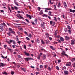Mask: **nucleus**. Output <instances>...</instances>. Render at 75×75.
<instances>
[{"mask_svg":"<svg viewBox=\"0 0 75 75\" xmlns=\"http://www.w3.org/2000/svg\"><path fill=\"white\" fill-rule=\"evenodd\" d=\"M25 59V61H30V60H34V59L31 58H26Z\"/></svg>","mask_w":75,"mask_h":75,"instance_id":"nucleus-1","label":"nucleus"},{"mask_svg":"<svg viewBox=\"0 0 75 75\" xmlns=\"http://www.w3.org/2000/svg\"><path fill=\"white\" fill-rule=\"evenodd\" d=\"M34 21L35 23L33 21L32 22V23L33 25H35V24H36L37 23V19H35L34 20Z\"/></svg>","mask_w":75,"mask_h":75,"instance_id":"nucleus-2","label":"nucleus"},{"mask_svg":"<svg viewBox=\"0 0 75 75\" xmlns=\"http://www.w3.org/2000/svg\"><path fill=\"white\" fill-rule=\"evenodd\" d=\"M44 24H45V23L43 22V24L41 23V26L42 27V28H43V29H45V25H44Z\"/></svg>","mask_w":75,"mask_h":75,"instance_id":"nucleus-3","label":"nucleus"},{"mask_svg":"<svg viewBox=\"0 0 75 75\" xmlns=\"http://www.w3.org/2000/svg\"><path fill=\"white\" fill-rule=\"evenodd\" d=\"M75 40H72L71 41V45H75Z\"/></svg>","mask_w":75,"mask_h":75,"instance_id":"nucleus-4","label":"nucleus"},{"mask_svg":"<svg viewBox=\"0 0 75 75\" xmlns=\"http://www.w3.org/2000/svg\"><path fill=\"white\" fill-rule=\"evenodd\" d=\"M16 16L19 19H21V18L23 19V18L21 16H20V14H17L16 15Z\"/></svg>","mask_w":75,"mask_h":75,"instance_id":"nucleus-5","label":"nucleus"},{"mask_svg":"<svg viewBox=\"0 0 75 75\" xmlns=\"http://www.w3.org/2000/svg\"><path fill=\"white\" fill-rule=\"evenodd\" d=\"M65 40L67 41H68L69 40V37L67 36H65Z\"/></svg>","mask_w":75,"mask_h":75,"instance_id":"nucleus-6","label":"nucleus"},{"mask_svg":"<svg viewBox=\"0 0 75 75\" xmlns=\"http://www.w3.org/2000/svg\"><path fill=\"white\" fill-rule=\"evenodd\" d=\"M64 73L65 74V75H67L68 74H69V72L68 71H64Z\"/></svg>","mask_w":75,"mask_h":75,"instance_id":"nucleus-7","label":"nucleus"},{"mask_svg":"<svg viewBox=\"0 0 75 75\" xmlns=\"http://www.w3.org/2000/svg\"><path fill=\"white\" fill-rule=\"evenodd\" d=\"M64 5L65 8H67V4H66L65 2H64Z\"/></svg>","mask_w":75,"mask_h":75,"instance_id":"nucleus-8","label":"nucleus"},{"mask_svg":"<svg viewBox=\"0 0 75 75\" xmlns=\"http://www.w3.org/2000/svg\"><path fill=\"white\" fill-rule=\"evenodd\" d=\"M70 12L71 13H74L75 12V10H72L71 9H70Z\"/></svg>","mask_w":75,"mask_h":75,"instance_id":"nucleus-9","label":"nucleus"},{"mask_svg":"<svg viewBox=\"0 0 75 75\" xmlns=\"http://www.w3.org/2000/svg\"><path fill=\"white\" fill-rule=\"evenodd\" d=\"M26 16L27 17H29L30 19V20L31 19V16L28 14H26Z\"/></svg>","mask_w":75,"mask_h":75,"instance_id":"nucleus-10","label":"nucleus"},{"mask_svg":"<svg viewBox=\"0 0 75 75\" xmlns=\"http://www.w3.org/2000/svg\"><path fill=\"white\" fill-rule=\"evenodd\" d=\"M10 42H13V44H14L15 45V44H16V42L15 41V40H11L10 41Z\"/></svg>","mask_w":75,"mask_h":75,"instance_id":"nucleus-11","label":"nucleus"},{"mask_svg":"<svg viewBox=\"0 0 75 75\" xmlns=\"http://www.w3.org/2000/svg\"><path fill=\"white\" fill-rule=\"evenodd\" d=\"M50 48H51V49H52V50H55V49L54 48V47L53 46H50Z\"/></svg>","mask_w":75,"mask_h":75,"instance_id":"nucleus-12","label":"nucleus"},{"mask_svg":"<svg viewBox=\"0 0 75 75\" xmlns=\"http://www.w3.org/2000/svg\"><path fill=\"white\" fill-rule=\"evenodd\" d=\"M69 63L66 64V65H67V67H69V66H71V62H69Z\"/></svg>","mask_w":75,"mask_h":75,"instance_id":"nucleus-13","label":"nucleus"},{"mask_svg":"<svg viewBox=\"0 0 75 75\" xmlns=\"http://www.w3.org/2000/svg\"><path fill=\"white\" fill-rule=\"evenodd\" d=\"M45 10H51L52 9L51 8H44Z\"/></svg>","mask_w":75,"mask_h":75,"instance_id":"nucleus-14","label":"nucleus"},{"mask_svg":"<svg viewBox=\"0 0 75 75\" xmlns=\"http://www.w3.org/2000/svg\"><path fill=\"white\" fill-rule=\"evenodd\" d=\"M14 3L15 4L16 6H19V5L18 4V3L15 0L14 1Z\"/></svg>","mask_w":75,"mask_h":75,"instance_id":"nucleus-15","label":"nucleus"},{"mask_svg":"<svg viewBox=\"0 0 75 75\" xmlns=\"http://www.w3.org/2000/svg\"><path fill=\"white\" fill-rule=\"evenodd\" d=\"M21 70H22V71H24V72H26V70L25 69L23 68L22 67H21Z\"/></svg>","mask_w":75,"mask_h":75,"instance_id":"nucleus-16","label":"nucleus"},{"mask_svg":"<svg viewBox=\"0 0 75 75\" xmlns=\"http://www.w3.org/2000/svg\"><path fill=\"white\" fill-rule=\"evenodd\" d=\"M60 40L62 41H64V39L62 37H60Z\"/></svg>","mask_w":75,"mask_h":75,"instance_id":"nucleus-17","label":"nucleus"},{"mask_svg":"<svg viewBox=\"0 0 75 75\" xmlns=\"http://www.w3.org/2000/svg\"><path fill=\"white\" fill-rule=\"evenodd\" d=\"M25 55H26V56H30V54L29 53H28L26 52H25Z\"/></svg>","mask_w":75,"mask_h":75,"instance_id":"nucleus-18","label":"nucleus"},{"mask_svg":"<svg viewBox=\"0 0 75 75\" xmlns=\"http://www.w3.org/2000/svg\"><path fill=\"white\" fill-rule=\"evenodd\" d=\"M4 64L2 63H0V66L1 67H4Z\"/></svg>","mask_w":75,"mask_h":75,"instance_id":"nucleus-19","label":"nucleus"},{"mask_svg":"<svg viewBox=\"0 0 75 75\" xmlns=\"http://www.w3.org/2000/svg\"><path fill=\"white\" fill-rule=\"evenodd\" d=\"M45 35L47 38H48V37H49V36H50L49 34H48V33H45Z\"/></svg>","mask_w":75,"mask_h":75,"instance_id":"nucleus-20","label":"nucleus"},{"mask_svg":"<svg viewBox=\"0 0 75 75\" xmlns=\"http://www.w3.org/2000/svg\"><path fill=\"white\" fill-rule=\"evenodd\" d=\"M2 74L4 75H7V73L5 71L2 72Z\"/></svg>","mask_w":75,"mask_h":75,"instance_id":"nucleus-21","label":"nucleus"},{"mask_svg":"<svg viewBox=\"0 0 75 75\" xmlns=\"http://www.w3.org/2000/svg\"><path fill=\"white\" fill-rule=\"evenodd\" d=\"M9 41H8L7 42L8 44H11V40H9Z\"/></svg>","mask_w":75,"mask_h":75,"instance_id":"nucleus-22","label":"nucleus"},{"mask_svg":"<svg viewBox=\"0 0 75 75\" xmlns=\"http://www.w3.org/2000/svg\"><path fill=\"white\" fill-rule=\"evenodd\" d=\"M46 56L45 55H44L43 56V59H45V58H46Z\"/></svg>","mask_w":75,"mask_h":75,"instance_id":"nucleus-23","label":"nucleus"},{"mask_svg":"<svg viewBox=\"0 0 75 75\" xmlns=\"http://www.w3.org/2000/svg\"><path fill=\"white\" fill-rule=\"evenodd\" d=\"M65 54V51H63L62 53V54L63 55H64Z\"/></svg>","mask_w":75,"mask_h":75,"instance_id":"nucleus-24","label":"nucleus"},{"mask_svg":"<svg viewBox=\"0 0 75 75\" xmlns=\"http://www.w3.org/2000/svg\"><path fill=\"white\" fill-rule=\"evenodd\" d=\"M66 67H62V70H64V69H66Z\"/></svg>","mask_w":75,"mask_h":75,"instance_id":"nucleus-25","label":"nucleus"},{"mask_svg":"<svg viewBox=\"0 0 75 75\" xmlns=\"http://www.w3.org/2000/svg\"><path fill=\"white\" fill-rule=\"evenodd\" d=\"M58 30L56 31L55 33H54V35H56L57 34V33H58Z\"/></svg>","mask_w":75,"mask_h":75,"instance_id":"nucleus-26","label":"nucleus"},{"mask_svg":"<svg viewBox=\"0 0 75 75\" xmlns=\"http://www.w3.org/2000/svg\"><path fill=\"white\" fill-rule=\"evenodd\" d=\"M41 42L42 44H45V43L44 42V41L42 40H41Z\"/></svg>","mask_w":75,"mask_h":75,"instance_id":"nucleus-27","label":"nucleus"},{"mask_svg":"<svg viewBox=\"0 0 75 75\" xmlns=\"http://www.w3.org/2000/svg\"><path fill=\"white\" fill-rule=\"evenodd\" d=\"M56 69L57 70H59V67L58 66H56Z\"/></svg>","mask_w":75,"mask_h":75,"instance_id":"nucleus-28","label":"nucleus"},{"mask_svg":"<svg viewBox=\"0 0 75 75\" xmlns=\"http://www.w3.org/2000/svg\"><path fill=\"white\" fill-rule=\"evenodd\" d=\"M48 14H49V16H52L51 12V11H50L49 12Z\"/></svg>","mask_w":75,"mask_h":75,"instance_id":"nucleus-29","label":"nucleus"},{"mask_svg":"<svg viewBox=\"0 0 75 75\" xmlns=\"http://www.w3.org/2000/svg\"><path fill=\"white\" fill-rule=\"evenodd\" d=\"M60 6H61V4H60V2H59L58 5L57 6V7L58 8H59V7H60Z\"/></svg>","mask_w":75,"mask_h":75,"instance_id":"nucleus-30","label":"nucleus"},{"mask_svg":"<svg viewBox=\"0 0 75 75\" xmlns=\"http://www.w3.org/2000/svg\"><path fill=\"white\" fill-rule=\"evenodd\" d=\"M40 14L42 15V14H43V12L42 11V10H41L40 12Z\"/></svg>","mask_w":75,"mask_h":75,"instance_id":"nucleus-31","label":"nucleus"},{"mask_svg":"<svg viewBox=\"0 0 75 75\" xmlns=\"http://www.w3.org/2000/svg\"><path fill=\"white\" fill-rule=\"evenodd\" d=\"M14 8L15 9V10H18V8L16 6H14Z\"/></svg>","mask_w":75,"mask_h":75,"instance_id":"nucleus-32","label":"nucleus"},{"mask_svg":"<svg viewBox=\"0 0 75 75\" xmlns=\"http://www.w3.org/2000/svg\"><path fill=\"white\" fill-rule=\"evenodd\" d=\"M54 22H53V21H51L50 22V25H52V24H53V23Z\"/></svg>","mask_w":75,"mask_h":75,"instance_id":"nucleus-33","label":"nucleus"},{"mask_svg":"<svg viewBox=\"0 0 75 75\" xmlns=\"http://www.w3.org/2000/svg\"><path fill=\"white\" fill-rule=\"evenodd\" d=\"M18 30H21V31H22L23 29L22 28H18Z\"/></svg>","mask_w":75,"mask_h":75,"instance_id":"nucleus-34","label":"nucleus"},{"mask_svg":"<svg viewBox=\"0 0 75 75\" xmlns=\"http://www.w3.org/2000/svg\"><path fill=\"white\" fill-rule=\"evenodd\" d=\"M43 16L45 17H48V16H47V15L45 14L43 15Z\"/></svg>","mask_w":75,"mask_h":75,"instance_id":"nucleus-35","label":"nucleus"},{"mask_svg":"<svg viewBox=\"0 0 75 75\" xmlns=\"http://www.w3.org/2000/svg\"><path fill=\"white\" fill-rule=\"evenodd\" d=\"M71 61L72 62H74V61H75V58L72 59H71Z\"/></svg>","mask_w":75,"mask_h":75,"instance_id":"nucleus-36","label":"nucleus"},{"mask_svg":"<svg viewBox=\"0 0 75 75\" xmlns=\"http://www.w3.org/2000/svg\"><path fill=\"white\" fill-rule=\"evenodd\" d=\"M36 70L38 71H40V69L38 68H36Z\"/></svg>","mask_w":75,"mask_h":75,"instance_id":"nucleus-37","label":"nucleus"},{"mask_svg":"<svg viewBox=\"0 0 75 75\" xmlns=\"http://www.w3.org/2000/svg\"><path fill=\"white\" fill-rule=\"evenodd\" d=\"M54 54H53L52 55H53V57H56V54H55V53L54 52L53 53Z\"/></svg>","mask_w":75,"mask_h":75,"instance_id":"nucleus-38","label":"nucleus"},{"mask_svg":"<svg viewBox=\"0 0 75 75\" xmlns=\"http://www.w3.org/2000/svg\"><path fill=\"white\" fill-rule=\"evenodd\" d=\"M44 67L45 68H47V67H48V65H44Z\"/></svg>","mask_w":75,"mask_h":75,"instance_id":"nucleus-39","label":"nucleus"},{"mask_svg":"<svg viewBox=\"0 0 75 75\" xmlns=\"http://www.w3.org/2000/svg\"><path fill=\"white\" fill-rule=\"evenodd\" d=\"M9 30L10 31H11V32L13 31V30H12V29H11V28H9Z\"/></svg>","mask_w":75,"mask_h":75,"instance_id":"nucleus-40","label":"nucleus"},{"mask_svg":"<svg viewBox=\"0 0 75 75\" xmlns=\"http://www.w3.org/2000/svg\"><path fill=\"white\" fill-rule=\"evenodd\" d=\"M18 57L19 58H21V56L20 55H18Z\"/></svg>","mask_w":75,"mask_h":75,"instance_id":"nucleus-41","label":"nucleus"},{"mask_svg":"<svg viewBox=\"0 0 75 75\" xmlns=\"http://www.w3.org/2000/svg\"><path fill=\"white\" fill-rule=\"evenodd\" d=\"M3 31V29L2 28H0V31L1 32Z\"/></svg>","mask_w":75,"mask_h":75,"instance_id":"nucleus-42","label":"nucleus"},{"mask_svg":"<svg viewBox=\"0 0 75 75\" xmlns=\"http://www.w3.org/2000/svg\"><path fill=\"white\" fill-rule=\"evenodd\" d=\"M28 37H29L30 38H31V37H32V36L30 34L28 35Z\"/></svg>","mask_w":75,"mask_h":75,"instance_id":"nucleus-43","label":"nucleus"},{"mask_svg":"<svg viewBox=\"0 0 75 75\" xmlns=\"http://www.w3.org/2000/svg\"><path fill=\"white\" fill-rule=\"evenodd\" d=\"M40 68H43V66L40 65Z\"/></svg>","mask_w":75,"mask_h":75,"instance_id":"nucleus-44","label":"nucleus"},{"mask_svg":"<svg viewBox=\"0 0 75 75\" xmlns=\"http://www.w3.org/2000/svg\"><path fill=\"white\" fill-rule=\"evenodd\" d=\"M48 69H49V71H51V69L50 67H48Z\"/></svg>","mask_w":75,"mask_h":75,"instance_id":"nucleus-45","label":"nucleus"},{"mask_svg":"<svg viewBox=\"0 0 75 75\" xmlns=\"http://www.w3.org/2000/svg\"><path fill=\"white\" fill-rule=\"evenodd\" d=\"M17 13H24V12H23V11L21 12L20 11H17Z\"/></svg>","mask_w":75,"mask_h":75,"instance_id":"nucleus-46","label":"nucleus"},{"mask_svg":"<svg viewBox=\"0 0 75 75\" xmlns=\"http://www.w3.org/2000/svg\"><path fill=\"white\" fill-rule=\"evenodd\" d=\"M8 8L9 10H10L11 13V9H10V7H8Z\"/></svg>","mask_w":75,"mask_h":75,"instance_id":"nucleus-47","label":"nucleus"},{"mask_svg":"<svg viewBox=\"0 0 75 75\" xmlns=\"http://www.w3.org/2000/svg\"><path fill=\"white\" fill-rule=\"evenodd\" d=\"M73 67H74V68H75V63H73Z\"/></svg>","mask_w":75,"mask_h":75,"instance_id":"nucleus-48","label":"nucleus"},{"mask_svg":"<svg viewBox=\"0 0 75 75\" xmlns=\"http://www.w3.org/2000/svg\"><path fill=\"white\" fill-rule=\"evenodd\" d=\"M11 33H12V34H15V32L13 31H12L11 32Z\"/></svg>","mask_w":75,"mask_h":75,"instance_id":"nucleus-49","label":"nucleus"},{"mask_svg":"<svg viewBox=\"0 0 75 75\" xmlns=\"http://www.w3.org/2000/svg\"><path fill=\"white\" fill-rule=\"evenodd\" d=\"M17 33L18 34H19V35H20L21 34V33L20 32H18Z\"/></svg>","mask_w":75,"mask_h":75,"instance_id":"nucleus-50","label":"nucleus"},{"mask_svg":"<svg viewBox=\"0 0 75 75\" xmlns=\"http://www.w3.org/2000/svg\"><path fill=\"white\" fill-rule=\"evenodd\" d=\"M42 55V53L40 52L39 56H41Z\"/></svg>","mask_w":75,"mask_h":75,"instance_id":"nucleus-51","label":"nucleus"},{"mask_svg":"<svg viewBox=\"0 0 75 75\" xmlns=\"http://www.w3.org/2000/svg\"><path fill=\"white\" fill-rule=\"evenodd\" d=\"M26 38L27 40L28 41H30V39L28 37H26Z\"/></svg>","mask_w":75,"mask_h":75,"instance_id":"nucleus-52","label":"nucleus"},{"mask_svg":"<svg viewBox=\"0 0 75 75\" xmlns=\"http://www.w3.org/2000/svg\"><path fill=\"white\" fill-rule=\"evenodd\" d=\"M14 71L11 72V74H12V75H14Z\"/></svg>","mask_w":75,"mask_h":75,"instance_id":"nucleus-53","label":"nucleus"},{"mask_svg":"<svg viewBox=\"0 0 75 75\" xmlns=\"http://www.w3.org/2000/svg\"><path fill=\"white\" fill-rule=\"evenodd\" d=\"M17 43H18V44H19V45H20V43H21V41H19L17 42Z\"/></svg>","mask_w":75,"mask_h":75,"instance_id":"nucleus-54","label":"nucleus"},{"mask_svg":"<svg viewBox=\"0 0 75 75\" xmlns=\"http://www.w3.org/2000/svg\"><path fill=\"white\" fill-rule=\"evenodd\" d=\"M53 24L52 26H54V25L55 24V22H53V24Z\"/></svg>","mask_w":75,"mask_h":75,"instance_id":"nucleus-55","label":"nucleus"},{"mask_svg":"<svg viewBox=\"0 0 75 75\" xmlns=\"http://www.w3.org/2000/svg\"><path fill=\"white\" fill-rule=\"evenodd\" d=\"M38 10H39V11H40V10H41V8L38 7Z\"/></svg>","mask_w":75,"mask_h":75,"instance_id":"nucleus-56","label":"nucleus"},{"mask_svg":"<svg viewBox=\"0 0 75 75\" xmlns=\"http://www.w3.org/2000/svg\"><path fill=\"white\" fill-rule=\"evenodd\" d=\"M38 59H40V56H39L38 57H37Z\"/></svg>","mask_w":75,"mask_h":75,"instance_id":"nucleus-57","label":"nucleus"},{"mask_svg":"<svg viewBox=\"0 0 75 75\" xmlns=\"http://www.w3.org/2000/svg\"><path fill=\"white\" fill-rule=\"evenodd\" d=\"M37 41L38 43H39L40 42V40H39V39H37Z\"/></svg>","mask_w":75,"mask_h":75,"instance_id":"nucleus-58","label":"nucleus"},{"mask_svg":"<svg viewBox=\"0 0 75 75\" xmlns=\"http://www.w3.org/2000/svg\"><path fill=\"white\" fill-rule=\"evenodd\" d=\"M57 41H58V42H60V43H61V40H60L58 39Z\"/></svg>","mask_w":75,"mask_h":75,"instance_id":"nucleus-59","label":"nucleus"},{"mask_svg":"<svg viewBox=\"0 0 75 75\" xmlns=\"http://www.w3.org/2000/svg\"><path fill=\"white\" fill-rule=\"evenodd\" d=\"M68 29H69V30L71 29V27H70V26H68Z\"/></svg>","mask_w":75,"mask_h":75,"instance_id":"nucleus-60","label":"nucleus"},{"mask_svg":"<svg viewBox=\"0 0 75 75\" xmlns=\"http://www.w3.org/2000/svg\"><path fill=\"white\" fill-rule=\"evenodd\" d=\"M49 39L51 41L52 40V38H51V37H49Z\"/></svg>","mask_w":75,"mask_h":75,"instance_id":"nucleus-61","label":"nucleus"},{"mask_svg":"<svg viewBox=\"0 0 75 75\" xmlns=\"http://www.w3.org/2000/svg\"><path fill=\"white\" fill-rule=\"evenodd\" d=\"M54 44H57L58 43L56 42H54Z\"/></svg>","mask_w":75,"mask_h":75,"instance_id":"nucleus-62","label":"nucleus"},{"mask_svg":"<svg viewBox=\"0 0 75 75\" xmlns=\"http://www.w3.org/2000/svg\"><path fill=\"white\" fill-rule=\"evenodd\" d=\"M20 65H17V68H20Z\"/></svg>","mask_w":75,"mask_h":75,"instance_id":"nucleus-63","label":"nucleus"},{"mask_svg":"<svg viewBox=\"0 0 75 75\" xmlns=\"http://www.w3.org/2000/svg\"><path fill=\"white\" fill-rule=\"evenodd\" d=\"M24 47L25 49H26V45H24Z\"/></svg>","mask_w":75,"mask_h":75,"instance_id":"nucleus-64","label":"nucleus"}]
</instances>
